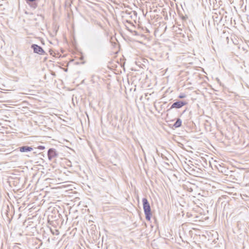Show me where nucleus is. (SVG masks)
Instances as JSON below:
<instances>
[{
    "label": "nucleus",
    "mask_w": 249,
    "mask_h": 249,
    "mask_svg": "<svg viewBox=\"0 0 249 249\" xmlns=\"http://www.w3.org/2000/svg\"><path fill=\"white\" fill-rule=\"evenodd\" d=\"M142 201L143 203V208L145 215L146 219L148 221H150L152 214L149 203L146 198H143Z\"/></svg>",
    "instance_id": "obj_1"
},
{
    "label": "nucleus",
    "mask_w": 249,
    "mask_h": 249,
    "mask_svg": "<svg viewBox=\"0 0 249 249\" xmlns=\"http://www.w3.org/2000/svg\"><path fill=\"white\" fill-rule=\"evenodd\" d=\"M56 156V152L54 149L51 148L48 151V156L50 160Z\"/></svg>",
    "instance_id": "obj_4"
},
{
    "label": "nucleus",
    "mask_w": 249,
    "mask_h": 249,
    "mask_svg": "<svg viewBox=\"0 0 249 249\" xmlns=\"http://www.w3.org/2000/svg\"><path fill=\"white\" fill-rule=\"evenodd\" d=\"M32 48L33 49L35 53H38L39 54H43L45 53L44 50L36 44H33L32 46Z\"/></svg>",
    "instance_id": "obj_2"
},
{
    "label": "nucleus",
    "mask_w": 249,
    "mask_h": 249,
    "mask_svg": "<svg viewBox=\"0 0 249 249\" xmlns=\"http://www.w3.org/2000/svg\"><path fill=\"white\" fill-rule=\"evenodd\" d=\"M38 148L40 150H43L45 148V147L44 146L40 145L38 147Z\"/></svg>",
    "instance_id": "obj_8"
},
{
    "label": "nucleus",
    "mask_w": 249,
    "mask_h": 249,
    "mask_svg": "<svg viewBox=\"0 0 249 249\" xmlns=\"http://www.w3.org/2000/svg\"><path fill=\"white\" fill-rule=\"evenodd\" d=\"M19 150L21 152H27L31 151L33 150V148L28 146H23L19 147Z\"/></svg>",
    "instance_id": "obj_5"
},
{
    "label": "nucleus",
    "mask_w": 249,
    "mask_h": 249,
    "mask_svg": "<svg viewBox=\"0 0 249 249\" xmlns=\"http://www.w3.org/2000/svg\"><path fill=\"white\" fill-rule=\"evenodd\" d=\"M186 104V102L179 101L174 103L171 106V108H180Z\"/></svg>",
    "instance_id": "obj_3"
},
{
    "label": "nucleus",
    "mask_w": 249,
    "mask_h": 249,
    "mask_svg": "<svg viewBox=\"0 0 249 249\" xmlns=\"http://www.w3.org/2000/svg\"><path fill=\"white\" fill-rule=\"evenodd\" d=\"M186 97V95L184 94H180L178 96L179 98H184Z\"/></svg>",
    "instance_id": "obj_7"
},
{
    "label": "nucleus",
    "mask_w": 249,
    "mask_h": 249,
    "mask_svg": "<svg viewBox=\"0 0 249 249\" xmlns=\"http://www.w3.org/2000/svg\"><path fill=\"white\" fill-rule=\"evenodd\" d=\"M181 120L179 118H178L175 123L174 126L176 128L178 127L181 126Z\"/></svg>",
    "instance_id": "obj_6"
}]
</instances>
